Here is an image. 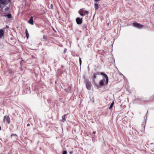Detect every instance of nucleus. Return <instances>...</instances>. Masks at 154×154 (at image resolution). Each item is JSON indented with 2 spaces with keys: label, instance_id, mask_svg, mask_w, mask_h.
I'll list each match as a JSON object with an SVG mask.
<instances>
[{
  "label": "nucleus",
  "instance_id": "obj_5",
  "mask_svg": "<svg viewBox=\"0 0 154 154\" xmlns=\"http://www.w3.org/2000/svg\"><path fill=\"white\" fill-rule=\"evenodd\" d=\"M76 21L78 24L80 25L82 23V18H80L77 17L76 19Z\"/></svg>",
  "mask_w": 154,
  "mask_h": 154
},
{
  "label": "nucleus",
  "instance_id": "obj_24",
  "mask_svg": "<svg viewBox=\"0 0 154 154\" xmlns=\"http://www.w3.org/2000/svg\"><path fill=\"white\" fill-rule=\"evenodd\" d=\"M93 133L94 134H96V131H93Z\"/></svg>",
  "mask_w": 154,
  "mask_h": 154
},
{
  "label": "nucleus",
  "instance_id": "obj_3",
  "mask_svg": "<svg viewBox=\"0 0 154 154\" xmlns=\"http://www.w3.org/2000/svg\"><path fill=\"white\" fill-rule=\"evenodd\" d=\"M132 24L135 27H136L139 29L142 28L143 26V25L141 24L140 23H138L137 22H134L132 23Z\"/></svg>",
  "mask_w": 154,
  "mask_h": 154
},
{
  "label": "nucleus",
  "instance_id": "obj_6",
  "mask_svg": "<svg viewBox=\"0 0 154 154\" xmlns=\"http://www.w3.org/2000/svg\"><path fill=\"white\" fill-rule=\"evenodd\" d=\"M100 74L101 75H103V76H104V77H105V78L106 79V84L107 85L108 84V81H109V79H108V76L106 74H105V73H103V72H100Z\"/></svg>",
  "mask_w": 154,
  "mask_h": 154
},
{
  "label": "nucleus",
  "instance_id": "obj_12",
  "mask_svg": "<svg viewBox=\"0 0 154 154\" xmlns=\"http://www.w3.org/2000/svg\"><path fill=\"white\" fill-rule=\"evenodd\" d=\"M25 33L27 39H28L29 37V35L27 29H26Z\"/></svg>",
  "mask_w": 154,
  "mask_h": 154
},
{
  "label": "nucleus",
  "instance_id": "obj_18",
  "mask_svg": "<svg viewBox=\"0 0 154 154\" xmlns=\"http://www.w3.org/2000/svg\"><path fill=\"white\" fill-rule=\"evenodd\" d=\"M114 105V102H113L110 105L109 109H111L112 107H113V106Z\"/></svg>",
  "mask_w": 154,
  "mask_h": 154
},
{
  "label": "nucleus",
  "instance_id": "obj_21",
  "mask_svg": "<svg viewBox=\"0 0 154 154\" xmlns=\"http://www.w3.org/2000/svg\"><path fill=\"white\" fill-rule=\"evenodd\" d=\"M151 99L152 100H154V94L151 96Z\"/></svg>",
  "mask_w": 154,
  "mask_h": 154
},
{
  "label": "nucleus",
  "instance_id": "obj_27",
  "mask_svg": "<svg viewBox=\"0 0 154 154\" xmlns=\"http://www.w3.org/2000/svg\"><path fill=\"white\" fill-rule=\"evenodd\" d=\"M1 130V126H0V130Z\"/></svg>",
  "mask_w": 154,
  "mask_h": 154
},
{
  "label": "nucleus",
  "instance_id": "obj_26",
  "mask_svg": "<svg viewBox=\"0 0 154 154\" xmlns=\"http://www.w3.org/2000/svg\"><path fill=\"white\" fill-rule=\"evenodd\" d=\"M94 1H95V2H98L99 1V0H94Z\"/></svg>",
  "mask_w": 154,
  "mask_h": 154
},
{
  "label": "nucleus",
  "instance_id": "obj_19",
  "mask_svg": "<svg viewBox=\"0 0 154 154\" xmlns=\"http://www.w3.org/2000/svg\"><path fill=\"white\" fill-rule=\"evenodd\" d=\"M79 61L80 65H81L82 64V60H81V58L80 57H79Z\"/></svg>",
  "mask_w": 154,
  "mask_h": 154
},
{
  "label": "nucleus",
  "instance_id": "obj_7",
  "mask_svg": "<svg viewBox=\"0 0 154 154\" xmlns=\"http://www.w3.org/2000/svg\"><path fill=\"white\" fill-rule=\"evenodd\" d=\"M91 84L89 82H88L86 84V87L89 90H90L91 89Z\"/></svg>",
  "mask_w": 154,
  "mask_h": 154
},
{
  "label": "nucleus",
  "instance_id": "obj_14",
  "mask_svg": "<svg viewBox=\"0 0 154 154\" xmlns=\"http://www.w3.org/2000/svg\"><path fill=\"white\" fill-rule=\"evenodd\" d=\"M94 7L95 10H97L98 8V5L97 3H95L94 4Z\"/></svg>",
  "mask_w": 154,
  "mask_h": 154
},
{
  "label": "nucleus",
  "instance_id": "obj_11",
  "mask_svg": "<svg viewBox=\"0 0 154 154\" xmlns=\"http://www.w3.org/2000/svg\"><path fill=\"white\" fill-rule=\"evenodd\" d=\"M66 114H64L62 116V121L63 122H64L66 121L65 117H66Z\"/></svg>",
  "mask_w": 154,
  "mask_h": 154
},
{
  "label": "nucleus",
  "instance_id": "obj_10",
  "mask_svg": "<svg viewBox=\"0 0 154 154\" xmlns=\"http://www.w3.org/2000/svg\"><path fill=\"white\" fill-rule=\"evenodd\" d=\"M105 81V79L101 80L99 82V84L101 86H103L104 85V82Z\"/></svg>",
  "mask_w": 154,
  "mask_h": 154
},
{
  "label": "nucleus",
  "instance_id": "obj_1",
  "mask_svg": "<svg viewBox=\"0 0 154 154\" xmlns=\"http://www.w3.org/2000/svg\"><path fill=\"white\" fill-rule=\"evenodd\" d=\"M11 2V0H0V8L6 5Z\"/></svg>",
  "mask_w": 154,
  "mask_h": 154
},
{
  "label": "nucleus",
  "instance_id": "obj_8",
  "mask_svg": "<svg viewBox=\"0 0 154 154\" xmlns=\"http://www.w3.org/2000/svg\"><path fill=\"white\" fill-rule=\"evenodd\" d=\"M28 23L30 24L31 25H33L34 24L33 18L32 16L30 18L29 20L28 21Z\"/></svg>",
  "mask_w": 154,
  "mask_h": 154
},
{
  "label": "nucleus",
  "instance_id": "obj_16",
  "mask_svg": "<svg viewBox=\"0 0 154 154\" xmlns=\"http://www.w3.org/2000/svg\"><path fill=\"white\" fill-rule=\"evenodd\" d=\"M7 17L8 18H10L12 17V15L11 14H8L7 15Z\"/></svg>",
  "mask_w": 154,
  "mask_h": 154
},
{
  "label": "nucleus",
  "instance_id": "obj_17",
  "mask_svg": "<svg viewBox=\"0 0 154 154\" xmlns=\"http://www.w3.org/2000/svg\"><path fill=\"white\" fill-rule=\"evenodd\" d=\"M43 38L44 40L43 41H45L47 39V37L45 35H44L43 36Z\"/></svg>",
  "mask_w": 154,
  "mask_h": 154
},
{
  "label": "nucleus",
  "instance_id": "obj_29",
  "mask_svg": "<svg viewBox=\"0 0 154 154\" xmlns=\"http://www.w3.org/2000/svg\"><path fill=\"white\" fill-rule=\"evenodd\" d=\"M70 154H72V152H70Z\"/></svg>",
  "mask_w": 154,
  "mask_h": 154
},
{
  "label": "nucleus",
  "instance_id": "obj_4",
  "mask_svg": "<svg viewBox=\"0 0 154 154\" xmlns=\"http://www.w3.org/2000/svg\"><path fill=\"white\" fill-rule=\"evenodd\" d=\"M3 122L9 124L10 122V119L8 116H5L4 117Z\"/></svg>",
  "mask_w": 154,
  "mask_h": 154
},
{
  "label": "nucleus",
  "instance_id": "obj_9",
  "mask_svg": "<svg viewBox=\"0 0 154 154\" xmlns=\"http://www.w3.org/2000/svg\"><path fill=\"white\" fill-rule=\"evenodd\" d=\"M4 35V31L3 30L0 29V38Z\"/></svg>",
  "mask_w": 154,
  "mask_h": 154
},
{
  "label": "nucleus",
  "instance_id": "obj_23",
  "mask_svg": "<svg viewBox=\"0 0 154 154\" xmlns=\"http://www.w3.org/2000/svg\"><path fill=\"white\" fill-rule=\"evenodd\" d=\"M51 9H53V5L51 4Z\"/></svg>",
  "mask_w": 154,
  "mask_h": 154
},
{
  "label": "nucleus",
  "instance_id": "obj_28",
  "mask_svg": "<svg viewBox=\"0 0 154 154\" xmlns=\"http://www.w3.org/2000/svg\"><path fill=\"white\" fill-rule=\"evenodd\" d=\"M64 52H66V50H64Z\"/></svg>",
  "mask_w": 154,
  "mask_h": 154
},
{
  "label": "nucleus",
  "instance_id": "obj_15",
  "mask_svg": "<svg viewBox=\"0 0 154 154\" xmlns=\"http://www.w3.org/2000/svg\"><path fill=\"white\" fill-rule=\"evenodd\" d=\"M99 74V72H97L96 73H94L93 75V79H94L96 78V75Z\"/></svg>",
  "mask_w": 154,
  "mask_h": 154
},
{
  "label": "nucleus",
  "instance_id": "obj_13",
  "mask_svg": "<svg viewBox=\"0 0 154 154\" xmlns=\"http://www.w3.org/2000/svg\"><path fill=\"white\" fill-rule=\"evenodd\" d=\"M13 136L14 137L15 139H17L18 137L16 134H12L11 135V138H12V137Z\"/></svg>",
  "mask_w": 154,
  "mask_h": 154
},
{
  "label": "nucleus",
  "instance_id": "obj_22",
  "mask_svg": "<svg viewBox=\"0 0 154 154\" xmlns=\"http://www.w3.org/2000/svg\"><path fill=\"white\" fill-rule=\"evenodd\" d=\"M9 8L7 7L5 9V10L6 11L8 10H9Z\"/></svg>",
  "mask_w": 154,
  "mask_h": 154
},
{
  "label": "nucleus",
  "instance_id": "obj_25",
  "mask_svg": "<svg viewBox=\"0 0 154 154\" xmlns=\"http://www.w3.org/2000/svg\"><path fill=\"white\" fill-rule=\"evenodd\" d=\"M30 126V124H29V123H28L27 124V126Z\"/></svg>",
  "mask_w": 154,
  "mask_h": 154
},
{
  "label": "nucleus",
  "instance_id": "obj_20",
  "mask_svg": "<svg viewBox=\"0 0 154 154\" xmlns=\"http://www.w3.org/2000/svg\"><path fill=\"white\" fill-rule=\"evenodd\" d=\"M67 154V152L65 150L64 151H63L62 153V154Z\"/></svg>",
  "mask_w": 154,
  "mask_h": 154
},
{
  "label": "nucleus",
  "instance_id": "obj_2",
  "mask_svg": "<svg viewBox=\"0 0 154 154\" xmlns=\"http://www.w3.org/2000/svg\"><path fill=\"white\" fill-rule=\"evenodd\" d=\"M78 12L81 16L83 17L85 15H88L89 11H85L84 9H82L79 11Z\"/></svg>",
  "mask_w": 154,
  "mask_h": 154
}]
</instances>
